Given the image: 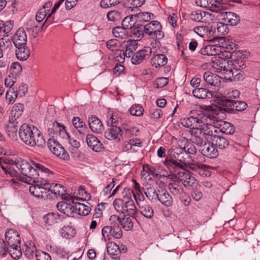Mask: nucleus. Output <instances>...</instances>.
<instances>
[{
    "label": "nucleus",
    "mask_w": 260,
    "mask_h": 260,
    "mask_svg": "<svg viewBox=\"0 0 260 260\" xmlns=\"http://www.w3.org/2000/svg\"><path fill=\"white\" fill-rule=\"evenodd\" d=\"M217 126H219L220 131L226 135L233 134L235 132V128L233 125L230 123L224 121H218L216 123Z\"/></svg>",
    "instance_id": "nucleus-38"
},
{
    "label": "nucleus",
    "mask_w": 260,
    "mask_h": 260,
    "mask_svg": "<svg viewBox=\"0 0 260 260\" xmlns=\"http://www.w3.org/2000/svg\"><path fill=\"white\" fill-rule=\"evenodd\" d=\"M5 238L8 246L4 247L5 251H9L12 254V250H15L18 253L17 256H19L21 253L19 250L20 244V238L17 232L12 229H8L5 233Z\"/></svg>",
    "instance_id": "nucleus-6"
},
{
    "label": "nucleus",
    "mask_w": 260,
    "mask_h": 260,
    "mask_svg": "<svg viewBox=\"0 0 260 260\" xmlns=\"http://www.w3.org/2000/svg\"><path fill=\"white\" fill-rule=\"evenodd\" d=\"M16 49L15 54L17 58L21 61L26 60L30 56V52L26 45L15 47Z\"/></svg>",
    "instance_id": "nucleus-30"
},
{
    "label": "nucleus",
    "mask_w": 260,
    "mask_h": 260,
    "mask_svg": "<svg viewBox=\"0 0 260 260\" xmlns=\"http://www.w3.org/2000/svg\"><path fill=\"white\" fill-rule=\"evenodd\" d=\"M107 251L113 260H120L121 253L127 251V247L123 244L117 245L114 242L107 244Z\"/></svg>",
    "instance_id": "nucleus-9"
},
{
    "label": "nucleus",
    "mask_w": 260,
    "mask_h": 260,
    "mask_svg": "<svg viewBox=\"0 0 260 260\" xmlns=\"http://www.w3.org/2000/svg\"><path fill=\"white\" fill-rule=\"evenodd\" d=\"M34 166L37 168L39 171H41V174H39V171L38 170L36 171V177L32 176L28 179V181L27 182V184H31L32 183L36 184L41 186L43 187H50L51 184H49L48 183V181L42 178V177L44 175V174H52V172H51L48 169L46 168L41 164L38 163H35Z\"/></svg>",
    "instance_id": "nucleus-7"
},
{
    "label": "nucleus",
    "mask_w": 260,
    "mask_h": 260,
    "mask_svg": "<svg viewBox=\"0 0 260 260\" xmlns=\"http://www.w3.org/2000/svg\"><path fill=\"white\" fill-rule=\"evenodd\" d=\"M18 126V122L17 121H12L9 119V122L6 127V132L9 137L14 139L17 136Z\"/></svg>",
    "instance_id": "nucleus-34"
},
{
    "label": "nucleus",
    "mask_w": 260,
    "mask_h": 260,
    "mask_svg": "<svg viewBox=\"0 0 260 260\" xmlns=\"http://www.w3.org/2000/svg\"><path fill=\"white\" fill-rule=\"evenodd\" d=\"M18 93L14 88H10L6 92L5 100L8 105L12 104L15 101Z\"/></svg>",
    "instance_id": "nucleus-52"
},
{
    "label": "nucleus",
    "mask_w": 260,
    "mask_h": 260,
    "mask_svg": "<svg viewBox=\"0 0 260 260\" xmlns=\"http://www.w3.org/2000/svg\"><path fill=\"white\" fill-rule=\"evenodd\" d=\"M203 14L204 15V17H211V19L212 20L214 17L212 14H211L209 12H203V13L201 12H198L197 11L192 12L190 16V19L194 21H203L202 19H203Z\"/></svg>",
    "instance_id": "nucleus-49"
},
{
    "label": "nucleus",
    "mask_w": 260,
    "mask_h": 260,
    "mask_svg": "<svg viewBox=\"0 0 260 260\" xmlns=\"http://www.w3.org/2000/svg\"><path fill=\"white\" fill-rule=\"evenodd\" d=\"M47 144L50 150L56 156L64 160L69 158L68 153L55 139H49Z\"/></svg>",
    "instance_id": "nucleus-10"
},
{
    "label": "nucleus",
    "mask_w": 260,
    "mask_h": 260,
    "mask_svg": "<svg viewBox=\"0 0 260 260\" xmlns=\"http://www.w3.org/2000/svg\"><path fill=\"white\" fill-rule=\"evenodd\" d=\"M228 103L231 109L237 111H242L246 109L247 106L245 102L239 101L228 100Z\"/></svg>",
    "instance_id": "nucleus-40"
},
{
    "label": "nucleus",
    "mask_w": 260,
    "mask_h": 260,
    "mask_svg": "<svg viewBox=\"0 0 260 260\" xmlns=\"http://www.w3.org/2000/svg\"><path fill=\"white\" fill-rule=\"evenodd\" d=\"M221 15L224 22L232 26L236 25L240 22V16L234 12H226L222 13Z\"/></svg>",
    "instance_id": "nucleus-28"
},
{
    "label": "nucleus",
    "mask_w": 260,
    "mask_h": 260,
    "mask_svg": "<svg viewBox=\"0 0 260 260\" xmlns=\"http://www.w3.org/2000/svg\"><path fill=\"white\" fill-rule=\"evenodd\" d=\"M19 136L21 141L30 147L43 148L46 145L43 136L34 126L26 124L22 125L19 128Z\"/></svg>",
    "instance_id": "nucleus-3"
},
{
    "label": "nucleus",
    "mask_w": 260,
    "mask_h": 260,
    "mask_svg": "<svg viewBox=\"0 0 260 260\" xmlns=\"http://www.w3.org/2000/svg\"><path fill=\"white\" fill-rule=\"evenodd\" d=\"M214 112L211 111H191L190 116L180 120L181 124L186 127H202V124H213L216 121Z\"/></svg>",
    "instance_id": "nucleus-2"
},
{
    "label": "nucleus",
    "mask_w": 260,
    "mask_h": 260,
    "mask_svg": "<svg viewBox=\"0 0 260 260\" xmlns=\"http://www.w3.org/2000/svg\"><path fill=\"white\" fill-rule=\"evenodd\" d=\"M29 189L31 194L38 198H48V187H43L38 184L32 183L30 184Z\"/></svg>",
    "instance_id": "nucleus-17"
},
{
    "label": "nucleus",
    "mask_w": 260,
    "mask_h": 260,
    "mask_svg": "<svg viewBox=\"0 0 260 260\" xmlns=\"http://www.w3.org/2000/svg\"><path fill=\"white\" fill-rule=\"evenodd\" d=\"M122 136L121 129L116 125H113L105 132V137L110 140H116L119 142Z\"/></svg>",
    "instance_id": "nucleus-19"
},
{
    "label": "nucleus",
    "mask_w": 260,
    "mask_h": 260,
    "mask_svg": "<svg viewBox=\"0 0 260 260\" xmlns=\"http://www.w3.org/2000/svg\"><path fill=\"white\" fill-rule=\"evenodd\" d=\"M111 225V237L115 239H120L122 237V231L119 226V222L118 221L117 215H111L109 218Z\"/></svg>",
    "instance_id": "nucleus-18"
},
{
    "label": "nucleus",
    "mask_w": 260,
    "mask_h": 260,
    "mask_svg": "<svg viewBox=\"0 0 260 260\" xmlns=\"http://www.w3.org/2000/svg\"><path fill=\"white\" fill-rule=\"evenodd\" d=\"M140 213L147 218L150 219L153 216L152 208L148 204L140 205L138 204Z\"/></svg>",
    "instance_id": "nucleus-44"
},
{
    "label": "nucleus",
    "mask_w": 260,
    "mask_h": 260,
    "mask_svg": "<svg viewBox=\"0 0 260 260\" xmlns=\"http://www.w3.org/2000/svg\"><path fill=\"white\" fill-rule=\"evenodd\" d=\"M212 27H214V29H216L217 31L220 35H224L227 32L228 26L226 24L222 22H216L213 23L211 28Z\"/></svg>",
    "instance_id": "nucleus-57"
},
{
    "label": "nucleus",
    "mask_w": 260,
    "mask_h": 260,
    "mask_svg": "<svg viewBox=\"0 0 260 260\" xmlns=\"http://www.w3.org/2000/svg\"><path fill=\"white\" fill-rule=\"evenodd\" d=\"M164 164L167 168L175 174L180 171V169L182 170L183 168H186L182 162L173 158H167Z\"/></svg>",
    "instance_id": "nucleus-22"
},
{
    "label": "nucleus",
    "mask_w": 260,
    "mask_h": 260,
    "mask_svg": "<svg viewBox=\"0 0 260 260\" xmlns=\"http://www.w3.org/2000/svg\"><path fill=\"white\" fill-rule=\"evenodd\" d=\"M167 58L165 55L156 54L151 59V63L152 66L158 68L165 66L167 63Z\"/></svg>",
    "instance_id": "nucleus-39"
},
{
    "label": "nucleus",
    "mask_w": 260,
    "mask_h": 260,
    "mask_svg": "<svg viewBox=\"0 0 260 260\" xmlns=\"http://www.w3.org/2000/svg\"><path fill=\"white\" fill-rule=\"evenodd\" d=\"M86 143L88 146L95 152H100L103 148L102 143L93 135L86 136Z\"/></svg>",
    "instance_id": "nucleus-23"
},
{
    "label": "nucleus",
    "mask_w": 260,
    "mask_h": 260,
    "mask_svg": "<svg viewBox=\"0 0 260 260\" xmlns=\"http://www.w3.org/2000/svg\"><path fill=\"white\" fill-rule=\"evenodd\" d=\"M168 187L171 193L174 196H177L182 191L181 187L175 182L169 183Z\"/></svg>",
    "instance_id": "nucleus-58"
},
{
    "label": "nucleus",
    "mask_w": 260,
    "mask_h": 260,
    "mask_svg": "<svg viewBox=\"0 0 260 260\" xmlns=\"http://www.w3.org/2000/svg\"><path fill=\"white\" fill-rule=\"evenodd\" d=\"M132 11L134 12V16H135L137 21L140 22L149 21L151 19V16H153V14L149 12H142L139 9H132Z\"/></svg>",
    "instance_id": "nucleus-33"
},
{
    "label": "nucleus",
    "mask_w": 260,
    "mask_h": 260,
    "mask_svg": "<svg viewBox=\"0 0 260 260\" xmlns=\"http://www.w3.org/2000/svg\"><path fill=\"white\" fill-rule=\"evenodd\" d=\"M91 208L90 207L82 203L75 202L74 213L80 215L86 216L89 214Z\"/></svg>",
    "instance_id": "nucleus-37"
},
{
    "label": "nucleus",
    "mask_w": 260,
    "mask_h": 260,
    "mask_svg": "<svg viewBox=\"0 0 260 260\" xmlns=\"http://www.w3.org/2000/svg\"><path fill=\"white\" fill-rule=\"evenodd\" d=\"M210 65L216 72L222 73L226 67H229V65H232V61L229 59L215 56L212 58Z\"/></svg>",
    "instance_id": "nucleus-14"
},
{
    "label": "nucleus",
    "mask_w": 260,
    "mask_h": 260,
    "mask_svg": "<svg viewBox=\"0 0 260 260\" xmlns=\"http://www.w3.org/2000/svg\"><path fill=\"white\" fill-rule=\"evenodd\" d=\"M138 44L136 41L133 40L128 41L124 45L125 55L127 58L132 57L135 55L134 52L136 50Z\"/></svg>",
    "instance_id": "nucleus-36"
},
{
    "label": "nucleus",
    "mask_w": 260,
    "mask_h": 260,
    "mask_svg": "<svg viewBox=\"0 0 260 260\" xmlns=\"http://www.w3.org/2000/svg\"><path fill=\"white\" fill-rule=\"evenodd\" d=\"M130 114L133 116H140L143 114V108L139 105H133L129 110Z\"/></svg>",
    "instance_id": "nucleus-59"
},
{
    "label": "nucleus",
    "mask_w": 260,
    "mask_h": 260,
    "mask_svg": "<svg viewBox=\"0 0 260 260\" xmlns=\"http://www.w3.org/2000/svg\"><path fill=\"white\" fill-rule=\"evenodd\" d=\"M118 3L116 0H101L100 6L102 8L108 9L116 6Z\"/></svg>",
    "instance_id": "nucleus-64"
},
{
    "label": "nucleus",
    "mask_w": 260,
    "mask_h": 260,
    "mask_svg": "<svg viewBox=\"0 0 260 260\" xmlns=\"http://www.w3.org/2000/svg\"><path fill=\"white\" fill-rule=\"evenodd\" d=\"M203 79L207 84L214 87H218L220 84V77L210 72H206L204 74Z\"/></svg>",
    "instance_id": "nucleus-27"
},
{
    "label": "nucleus",
    "mask_w": 260,
    "mask_h": 260,
    "mask_svg": "<svg viewBox=\"0 0 260 260\" xmlns=\"http://www.w3.org/2000/svg\"><path fill=\"white\" fill-rule=\"evenodd\" d=\"M225 5L220 1L212 0L210 2L208 9L213 12H217L225 9Z\"/></svg>",
    "instance_id": "nucleus-48"
},
{
    "label": "nucleus",
    "mask_w": 260,
    "mask_h": 260,
    "mask_svg": "<svg viewBox=\"0 0 260 260\" xmlns=\"http://www.w3.org/2000/svg\"><path fill=\"white\" fill-rule=\"evenodd\" d=\"M258 165L259 163L257 161H255V159L254 158L253 163L249 165L247 168L250 176H255L258 173L259 171Z\"/></svg>",
    "instance_id": "nucleus-61"
},
{
    "label": "nucleus",
    "mask_w": 260,
    "mask_h": 260,
    "mask_svg": "<svg viewBox=\"0 0 260 260\" xmlns=\"http://www.w3.org/2000/svg\"><path fill=\"white\" fill-rule=\"evenodd\" d=\"M24 106L20 103L16 104L10 112L9 119L11 120L17 121L22 114Z\"/></svg>",
    "instance_id": "nucleus-35"
},
{
    "label": "nucleus",
    "mask_w": 260,
    "mask_h": 260,
    "mask_svg": "<svg viewBox=\"0 0 260 260\" xmlns=\"http://www.w3.org/2000/svg\"><path fill=\"white\" fill-rule=\"evenodd\" d=\"M51 6L50 3H46L43 7L40 9L37 12L36 16V21L40 22L43 20L47 15V11H49V9Z\"/></svg>",
    "instance_id": "nucleus-47"
},
{
    "label": "nucleus",
    "mask_w": 260,
    "mask_h": 260,
    "mask_svg": "<svg viewBox=\"0 0 260 260\" xmlns=\"http://www.w3.org/2000/svg\"><path fill=\"white\" fill-rule=\"evenodd\" d=\"M201 151L204 156L210 158H216L218 155L217 149L212 143H205L201 148Z\"/></svg>",
    "instance_id": "nucleus-26"
},
{
    "label": "nucleus",
    "mask_w": 260,
    "mask_h": 260,
    "mask_svg": "<svg viewBox=\"0 0 260 260\" xmlns=\"http://www.w3.org/2000/svg\"><path fill=\"white\" fill-rule=\"evenodd\" d=\"M170 155L176 159L180 161L186 167L191 170H196L202 168V165L193 160L185 151L183 147L177 143L173 144L169 150Z\"/></svg>",
    "instance_id": "nucleus-5"
},
{
    "label": "nucleus",
    "mask_w": 260,
    "mask_h": 260,
    "mask_svg": "<svg viewBox=\"0 0 260 260\" xmlns=\"http://www.w3.org/2000/svg\"><path fill=\"white\" fill-rule=\"evenodd\" d=\"M65 191L64 187L62 185L52 184L50 185V187H48V196H50L51 193L55 195L63 196Z\"/></svg>",
    "instance_id": "nucleus-41"
},
{
    "label": "nucleus",
    "mask_w": 260,
    "mask_h": 260,
    "mask_svg": "<svg viewBox=\"0 0 260 260\" xmlns=\"http://www.w3.org/2000/svg\"><path fill=\"white\" fill-rule=\"evenodd\" d=\"M88 125L93 133L100 134L104 130V126L100 119L94 115L89 117Z\"/></svg>",
    "instance_id": "nucleus-24"
},
{
    "label": "nucleus",
    "mask_w": 260,
    "mask_h": 260,
    "mask_svg": "<svg viewBox=\"0 0 260 260\" xmlns=\"http://www.w3.org/2000/svg\"><path fill=\"white\" fill-rule=\"evenodd\" d=\"M60 233L62 237L70 239L74 237L76 232L71 226H64L61 229Z\"/></svg>",
    "instance_id": "nucleus-54"
},
{
    "label": "nucleus",
    "mask_w": 260,
    "mask_h": 260,
    "mask_svg": "<svg viewBox=\"0 0 260 260\" xmlns=\"http://www.w3.org/2000/svg\"><path fill=\"white\" fill-rule=\"evenodd\" d=\"M74 201L71 202H60L57 204L56 207L60 212L70 216L74 213Z\"/></svg>",
    "instance_id": "nucleus-21"
},
{
    "label": "nucleus",
    "mask_w": 260,
    "mask_h": 260,
    "mask_svg": "<svg viewBox=\"0 0 260 260\" xmlns=\"http://www.w3.org/2000/svg\"><path fill=\"white\" fill-rule=\"evenodd\" d=\"M72 124L78 132L82 135H85L88 131V128L85 123L78 117H74Z\"/></svg>",
    "instance_id": "nucleus-32"
},
{
    "label": "nucleus",
    "mask_w": 260,
    "mask_h": 260,
    "mask_svg": "<svg viewBox=\"0 0 260 260\" xmlns=\"http://www.w3.org/2000/svg\"><path fill=\"white\" fill-rule=\"evenodd\" d=\"M200 52L203 55L217 56L218 51L215 45H208L202 48Z\"/></svg>",
    "instance_id": "nucleus-46"
},
{
    "label": "nucleus",
    "mask_w": 260,
    "mask_h": 260,
    "mask_svg": "<svg viewBox=\"0 0 260 260\" xmlns=\"http://www.w3.org/2000/svg\"><path fill=\"white\" fill-rule=\"evenodd\" d=\"M194 31L199 36L202 37L208 36L211 34L212 31L208 26H199L194 27Z\"/></svg>",
    "instance_id": "nucleus-53"
},
{
    "label": "nucleus",
    "mask_w": 260,
    "mask_h": 260,
    "mask_svg": "<svg viewBox=\"0 0 260 260\" xmlns=\"http://www.w3.org/2000/svg\"><path fill=\"white\" fill-rule=\"evenodd\" d=\"M115 179L113 178L112 182H111L106 187L103 188L101 192V196L103 197H108L109 198L114 196L116 194L120 187V185H117L115 188L112 190L115 185Z\"/></svg>",
    "instance_id": "nucleus-29"
},
{
    "label": "nucleus",
    "mask_w": 260,
    "mask_h": 260,
    "mask_svg": "<svg viewBox=\"0 0 260 260\" xmlns=\"http://www.w3.org/2000/svg\"><path fill=\"white\" fill-rule=\"evenodd\" d=\"M161 28V25L158 21H152L144 26L145 33L153 39L159 40L164 36Z\"/></svg>",
    "instance_id": "nucleus-8"
},
{
    "label": "nucleus",
    "mask_w": 260,
    "mask_h": 260,
    "mask_svg": "<svg viewBox=\"0 0 260 260\" xmlns=\"http://www.w3.org/2000/svg\"><path fill=\"white\" fill-rule=\"evenodd\" d=\"M152 52V49L150 47H144L142 49L137 51L131 58L133 64H139L143 60L149 57Z\"/></svg>",
    "instance_id": "nucleus-15"
},
{
    "label": "nucleus",
    "mask_w": 260,
    "mask_h": 260,
    "mask_svg": "<svg viewBox=\"0 0 260 260\" xmlns=\"http://www.w3.org/2000/svg\"><path fill=\"white\" fill-rule=\"evenodd\" d=\"M222 72L224 75V78L226 80H229L230 81H233L234 80L232 65H229V67H226L225 69L222 71Z\"/></svg>",
    "instance_id": "nucleus-63"
},
{
    "label": "nucleus",
    "mask_w": 260,
    "mask_h": 260,
    "mask_svg": "<svg viewBox=\"0 0 260 260\" xmlns=\"http://www.w3.org/2000/svg\"><path fill=\"white\" fill-rule=\"evenodd\" d=\"M143 191L146 197L151 201H155L158 198V191L150 184H147Z\"/></svg>",
    "instance_id": "nucleus-31"
},
{
    "label": "nucleus",
    "mask_w": 260,
    "mask_h": 260,
    "mask_svg": "<svg viewBox=\"0 0 260 260\" xmlns=\"http://www.w3.org/2000/svg\"><path fill=\"white\" fill-rule=\"evenodd\" d=\"M134 14L129 16L125 17L122 21V25L127 30L128 29H132L136 24L137 21L135 16Z\"/></svg>",
    "instance_id": "nucleus-45"
},
{
    "label": "nucleus",
    "mask_w": 260,
    "mask_h": 260,
    "mask_svg": "<svg viewBox=\"0 0 260 260\" xmlns=\"http://www.w3.org/2000/svg\"><path fill=\"white\" fill-rule=\"evenodd\" d=\"M22 71V68L20 64L18 62H13L10 68V74L14 76H18Z\"/></svg>",
    "instance_id": "nucleus-60"
},
{
    "label": "nucleus",
    "mask_w": 260,
    "mask_h": 260,
    "mask_svg": "<svg viewBox=\"0 0 260 260\" xmlns=\"http://www.w3.org/2000/svg\"><path fill=\"white\" fill-rule=\"evenodd\" d=\"M133 190L125 188L122 192V198L117 199L113 202V206L116 210L123 213L134 215L137 212V208L132 199Z\"/></svg>",
    "instance_id": "nucleus-4"
},
{
    "label": "nucleus",
    "mask_w": 260,
    "mask_h": 260,
    "mask_svg": "<svg viewBox=\"0 0 260 260\" xmlns=\"http://www.w3.org/2000/svg\"><path fill=\"white\" fill-rule=\"evenodd\" d=\"M112 32L114 36L117 38L125 39L127 37V30L123 26L114 27Z\"/></svg>",
    "instance_id": "nucleus-50"
},
{
    "label": "nucleus",
    "mask_w": 260,
    "mask_h": 260,
    "mask_svg": "<svg viewBox=\"0 0 260 260\" xmlns=\"http://www.w3.org/2000/svg\"><path fill=\"white\" fill-rule=\"evenodd\" d=\"M175 177L182 182L185 187H191L194 185L196 180L189 172L186 171L183 168L175 174Z\"/></svg>",
    "instance_id": "nucleus-13"
},
{
    "label": "nucleus",
    "mask_w": 260,
    "mask_h": 260,
    "mask_svg": "<svg viewBox=\"0 0 260 260\" xmlns=\"http://www.w3.org/2000/svg\"><path fill=\"white\" fill-rule=\"evenodd\" d=\"M131 32L135 37L141 39L143 37L144 33H145L144 26H139L133 27Z\"/></svg>",
    "instance_id": "nucleus-62"
},
{
    "label": "nucleus",
    "mask_w": 260,
    "mask_h": 260,
    "mask_svg": "<svg viewBox=\"0 0 260 260\" xmlns=\"http://www.w3.org/2000/svg\"><path fill=\"white\" fill-rule=\"evenodd\" d=\"M3 160L0 158V167L6 177H16L22 182L27 183L28 179L32 176L36 177V170L33 168L26 160L24 159L18 160L16 162V168L20 171L21 174H18L16 171L11 167L3 164Z\"/></svg>",
    "instance_id": "nucleus-1"
},
{
    "label": "nucleus",
    "mask_w": 260,
    "mask_h": 260,
    "mask_svg": "<svg viewBox=\"0 0 260 260\" xmlns=\"http://www.w3.org/2000/svg\"><path fill=\"white\" fill-rule=\"evenodd\" d=\"M107 18L109 21L115 22L119 21L122 18L120 12L118 10L110 11L107 14Z\"/></svg>",
    "instance_id": "nucleus-56"
},
{
    "label": "nucleus",
    "mask_w": 260,
    "mask_h": 260,
    "mask_svg": "<svg viewBox=\"0 0 260 260\" xmlns=\"http://www.w3.org/2000/svg\"><path fill=\"white\" fill-rule=\"evenodd\" d=\"M48 133L49 135L52 137L58 136L62 139L68 137V134L65 129V127L56 121L49 124Z\"/></svg>",
    "instance_id": "nucleus-11"
},
{
    "label": "nucleus",
    "mask_w": 260,
    "mask_h": 260,
    "mask_svg": "<svg viewBox=\"0 0 260 260\" xmlns=\"http://www.w3.org/2000/svg\"><path fill=\"white\" fill-rule=\"evenodd\" d=\"M11 40L15 47L26 45L27 36L24 28L20 27L18 28L12 36Z\"/></svg>",
    "instance_id": "nucleus-16"
},
{
    "label": "nucleus",
    "mask_w": 260,
    "mask_h": 260,
    "mask_svg": "<svg viewBox=\"0 0 260 260\" xmlns=\"http://www.w3.org/2000/svg\"><path fill=\"white\" fill-rule=\"evenodd\" d=\"M211 143H212L215 146H216L221 149L227 148L229 144V142L227 139L217 135L215 137H214Z\"/></svg>",
    "instance_id": "nucleus-43"
},
{
    "label": "nucleus",
    "mask_w": 260,
    "mask_h": 260,
    "mask_svg": "<svg viewBox=\"0 0 260 260\" xmlns=\"http://www.w3.org/2000/svg\"><path fill=\"white\" fill-rule=\"evenodd\" d=\"M44 219L46 224L52 225L58 222L59 218L58 214L54 213H50L45 216Z\"/></svg>",
    "instance_id": "nucleus-51"
},
{
    "label": "nucleus",
    "mask_w": 260,
    "mask_h": 260,
    "mask_svg": "<svg viewBox=\"0 0 260 260\" xmlns=\"http://www.w3.org/2000/svg\"><path fill=\"white\" fill-rule=\"evenodd\" d=\"M122 128L125 133V135L127 137L132 136H137L139 132L138 128L136 127L128 125L127 124H123Z\"/></svg>",
    "instance_id": "nucleus-55"
},
{
    "label": "nucleus",
    "mask_w": 260,
    "mask_h": 260,
    "mask_svg": "<svg viewBox=\"0 0 260 260\" xmlns=\"http://www.w3.org/2000/svg\"><path fill=\"white\" fill-rule=\"evenodd\" d=\"M118 221L119 222V224L121 225V228L126 231H129L132 230L134 226V222L136 219L134 217L133 215H123V217H120L117 215Z\"/></svg>",
    "instance_id": "nucleus-20"
},
{
    "label": "nucleus",
    "mask_w": 260,
    "mask_h": 260,
    "mask_svg": "<svg viewBox=\"0 0 260 260\" xmlns=\"http://www.w3.org/2000/svg\"><path fill=\"white\" fill-rule=\"evenodd\" d=\"M193 95L199 99L211 98L212 96V92L207 91L204 88H196L192 91Z\"/></svg>",
    "instance_id": "nucleus-42"
},
{
    "label": "nucleus",
    "mask_w": 260,
    "mask_h": 260,
    "mask_svg": "<svg viewBox=\"0 0 260 260\" xmlns=\"http://www.w3.org/2000/svg\"><path fill=\"white\" fill-rule=\"evenodd\" d=\"M158 200L164 206L168 207L172 205L173 200L169 192L165 189L158 190Z\"/></svg>",
    "instance_id": "nucleus-25"
},
{
    "label": "nucleus",
    "mask_w": 260,
    "mask_h": 260,
    "mask_svg": "<svg viewBox=\"0 0 260 260\" xmlns=\"http://www.w3.org/2000/svg\"><path fill=\"white\" fill-rule=\"evenodd\" d=\"M214 115L216 118V121L213 124H202V126H205L204 127L201 128L202 137L208 142H212L214 137H215L216 131L215 129V127H217L216 123H218V118L217 114L214 112Z\"/></svg>",
    "instance_id": "nucleus-12"
}]
</instances>
